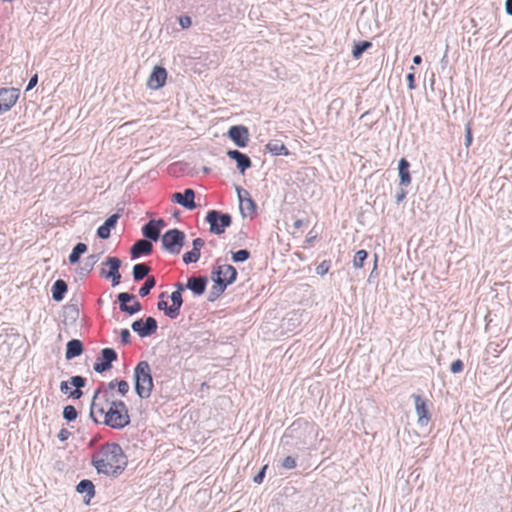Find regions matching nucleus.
I'll return each mask as SVG.
<instances>
[{"mask_svg":"<svg viewBox=\"0 0 512 512\" xmlns=\"http://www.w3.org/2000/svg\"><path fill=\"white\" fill-rule=\"evenodd\" d=\"M101 423L113 429H123L130 424L128 408L122 400H112Z\"/></svg>","mask_w":512,"mask_h":512,"instance_id":"obj_3","label":"nucleus"},{"mask_svg":"<svg viewBox=\"0 0 512 512\" xmlns=\"http://www.w3.org/2000/svg\"><path fill=\"white\" fill-rule=\"evenodd\" d=\"M91 463L99 474L116 478L126 469L128 460L119 444L107 442L92 455Z\"/></svg>","mask_w":512,"mask_h":512,"instance_id":"obj_1","label":"nucleus"},{"mask_svg":"<svg viewBox=\"0 0 512 512\" xmlns=\"http://www.w3.org/2000/svg\"><path fill=\"white\" fill-rule=\"evenodd\" d=\"M117 383H118V380L117 379H114L112 381H110L108 384H107V388L109 390H113L115 387H117Z\"/></svg>","mask_w":512,"mask_h":512,"instance_id":"obj_60","label":"nucleus"},{"mask_svg":"<svg viewBox=\"0 0 512 512\" xmlns=\"http://www.w3.org/2000/svg\"><path fill=\"white\" fill-rule=\"evenodd\" d=\"M62 414H63V418L68 422H72V421L76 420V418L78 416V412L73 405L65 406L63 408Z\"/></svg>","mask_w":512,"mask_h":512,"instance_id":"obj_38","label":"nucleus"},{"mask_svg":"<svg viewBox=\"0 0 512 512\" xmlns=\"http://www.w3.org/2000/svg\"><path fill=\"white\" fill-rule=\"evenodd\" d=\"M117 390L119 394L125 396L129 391V384L126 380H118Z\"/></svg>","mask_w":512,"mask_h":512,"instance_id":"obj_45","label":"nucleus"},{"mask_svg":"<svg viewBox=\"0 0 512 512\" xmlns=\"http://www.w3.org/2000/svg\"><path fill=\"white\" fill-rule=\"evenodd\" d=\"M134 389L140 399H148L153 391L154 382L151 367L147 361H140L134 368Z\"/></svg>","mask_w":512,"mask_h":512,"instance_id":"obj_2","label":"nucleus"},{"mask_svg":"<svg viewBox=\"0 0 512 512\" xmlns=\"http://www.w3.org/2000/svg\"><path fill=\"white\" fill-rule=\"evenodd\" d=\"M212 281L214 282V284L211 287V290H210L209 296H208V300L211 302H213L217 298H219L224 293L226 288L228 287L226 284H224L223 281H221L219 279H218V281L215 279H212Z\"/></svg>","mask_w":512,"mask_h":512,"instance_id":"obj_29","label":"nucleus"},{"mask_svg":"<svg viewBox=\"0 0 512 512\" xmlns=\"http://www.w3.org/2000/svg\"><path fill=\"white\" fill-rule=\"evenodd\" d=\"M153 251L152 242L146 239L137 240L130 248L131 259L135 260L143 255H149Z\"/></svg>","mask_w":512,"mask_h":512,"instance_id":"obj_20","label":"nucleus"},{"mask_svg":"<svg viewBox=\"0 0 512 512\" xmlns=\"http://www.w3.org/2000/svg\"><path fill=\"white\" fill-rule=\"evenodd\" d=\"M205 221L210 225L209 231L216 235H221L226 228L232 224V216L218 210H209L206 214Z\"/></svg>","mask_w":512,"mask_h":512,"instance_id":"obj_6","label":"nucleus"},{"mask_svg":"<svg viewBox=\"0 0 512 512\" xmlns=\"http://www.w3.org/2000/svg\"><path fill=\"white\" fill-rule=\"evenodd\" d=\"M87 379L83 376H72L68 381L60 383V391L67 394L70 398L78 400L83 396L82 388L86 386Z\"/></svg>","mask_w":512,"mask_h":512,"instance_id":"obj_7","label":"nucleus"},{"mask_svg":"<svg viewBox=\"0 0 512 512\" xmlns=\"http://www.w3.org/2000/svg\"><path fill=\"white\" fill-rule=\"evenodd\" d=\"M150 267L145 263H138L133 266L132 275L135 281H141L145 277H149Z\"/></svg>","mask_w":512,"mask_h":512,"instance_id":"obj_30","label":"nucleus"},{"mask_svg":"<svg viewBox=\"0 0 512 512\" xmlns=\"http://www.w3.org/2000/svg\"><path fill=\"white\" fill-rule=\"evenodd\" d=\"M132 330L141 338L151 336L157 331L158 323L155 318L149 316L145 319L135 320L131 325Z\"/></svg>","mask_w":512,"mask_h":512,"instance_id":"obj_8","label":"nucleus"},{"mask_svg":"<svg viewBox=\"0 0 512 512\" xmlns=\"http://www.w3.org/2000/svg\"><path fill=\"white\" fill-rule=\"evenodd\" d=\"M142 234L146 238V240L150 242H156L161 238V234L159 230L155 227V225L152 224L151 221L147 222L145 225H143Z\"/></svg>","mask_w":512,"mask_h":512,"instance_id":"obj_28","label":"nucleus"},{"mask_svg":"<svg viewBox=\"0 0 512 512\" xmlns=\"http://www.w3.org/2000/svg\"><path fill=\"white\" fill-rule=\"evenodd\" d=\"M68 285L62 280H56L51 288L52 299L56 302H60L64 299L65 293L67 292Z\"/></svg>","mask_w":512,"mask_h":512,"instance_id":"obj_26","label":"nucleus"},{"mask_svg":"<svg viewBox=\"0 0 512 512\" xmlns=\"http://www.w3.org/2000/svg\"><path fill=\"white\" fill-rule=\"evenodd\" d=\"M157 308L164 312V314L169 317L170 319H176L177 318V312L174 311V309L171 308V305L169 306L168 303L165 300H160L157 303Z\"/></svg>","mask_w":512,"mask_h":512,"instance_id":"obj_36","label":"nucleus"},{"mask_svg":"<svg viewBox=\"0 0 512 512\" xmlns=\"http://www.w3.org/2000/svg\"><path fill=\"white\" fill-rule=\"evenodd\" d=\"M406 80L408 82V88L410 90H414L416 88L415 85V74L413 72H410L406 75Z\"/></svg>","mask_w":512,"mask_h":512,"instance_id":"obj_51","label":"nucleus"},{"mask_svg":"<svg viewBox=\"0 0 512 512\" xmlns=\"http://www.w3.org/2000/svg\"><path fill=\"white\" fill-rule=\"evenodd\" d=\"M203 171H204L205 173H208V172L210 171V169H209V168H207V167H204V168H203Z\"/></svg>","mask_w":512,"mask_h":512,"instance_id":"obj_64","label":"nucleus"},{"mask_svg":"<svg viewBox=\"0 0 512 512\" xmlns=\"http://www.w3.org/2000/svg\"><path fill=\"white\" fill-rule=\"evenodd\" d=\"M407 195V192L404 190V189H400L397 193H396V196H395V199H396V203L397 204H400L406 197Z\"/></svg>","mask_w":512,"mask_h":512,"instance_id":"obj_54","label":"nucleus"},{"mask_svg":"<svg viewBox=\"0 0 512 512\" xmlns=\"http://www.w3.org/2000/svg\"><path fill=\"white\" fill-rule=\"evenodd\" d=\"M409 168V161L406 158H401L398 162V172L401 186H409L411 184Z\"/></svg>","mask_w":512,"mask_h":512,"instance_id":"obj_24","label":"nucleus"},{"mask_svg":"<svg viewBox=\"0 0 512 512\" xmlns=\"http://www.w3.org/2000/svg\"><path fill=\"white\" fill-rule=\"evenodd\" d=\"M37 83H38V75H37V74H34V75L30 78V80H29V82H28V85H27V87H26V91H29V90L33 89V88L37 85Z\"/></svg>","mask_w":512,"mask_h":512,"instance_id":"obj_53","label":"nucleus"},{"mask_svg":"<svg viewBox=\"0 0 512 512\" xmlns=\"http://www.w3.org/2000/svg\"><path fill=\"white\" fill-rule=\"evenodd\" d=\"M208 284L206 276H191L187 280V289L190 290L194 296H202Z\"/></svg>","mask_w":512,"mask_h":512,"instance_id":"obj_19","label":"nucleus"},{"mask_svg":"<svg viewBox=\"0 0 512 512\" xmlns=\"http://www.w3.org/2000/svg\"><path fill=\"white\" fill-rule=\"evenodd\" d=\"M421 62H422V57H421L420 55H415V56L413 57V63H414L415 65H420V64H421Z\"/></svg>","mask_w":512,"mask_h":512,"instance_id":"obj_61","label":"nucleus"},{"mask_svg":"<svg viewBox=\"0 0 512 512\" xmlns=\"http://www.w3.org/2000/svg\"><path fill=\"white\" fill-rule=\"evenodd\" d=\"M372 46V43L369 41H361L354 45L352 50V55L355 59H358L361 57V55L370 47Z\"/></svg>","mask_w":512,"mask_h":512,"instance_id":"obj_33","label":"nucleus"},{"mask_svg":"<svg viewBox=\"0 0 512 512\" xmlns=\"http://www.w3.org/2000/svg\"><path fill=\"white\" fill-rule=\"evenodd\" d=\"M268 468V465L262 466V468L259 470V472L254 476L253 481L256 484H261L265 478L266 470Z\"/></svg>","mask_w":512,"mask_h":512,"instance_id":"obj_46","label":"nucleus"},{"mask_svg":"<svg viewBox=\"0 0 512 512\" xmlns=\"http://www.w3.org/2000/svg\"><path fill=\"white\" fill-rule=\"evenodd\" d=\"M101 257V254H91L89 255L83 264V266L80 268V274L81 275H88L94 268V265L99 261Z\"/></svg>","mask_w":512,"mask_h":512,"instance_id":"obj_32","label":"nucleus"},{"mask_svg":"<svg viewBox=\"0 0 512 512\" xmlns=\"http://www.w3.org/2000/svg\"><path fill=\"white\" fill-rule=\"evenodd\" d=\"M103 265L109 266V270L106 271L102 269L100 274L101 276L109 279L110 276L117 275L119 273V268L121 267V260L117 257H107L103 262Z\"/></svg>","mask_w":512,"mask_h":512,"instance_id":"obj_25","label":"nucleus"},{"mask_svg":"<svg viewBox=\"0 0 512 512\" xmlns=\"http://www.w3.org/2000/svg\"><path fill=\"white\" fill-rule=\"evenodd\" d=\"M330 261H327V260H323L317 267H316V273L318 275H325L326 273H328L329 269H330Z\"/></svg>","mask_w":512,"mask_h":512,"instance_id":"obj_43","label":"nucleus"},{"mask_svg":"<svg viewBox=\"0 0 512 512\" xmlns=\"http://www.w3.org/2000/svg\"><path fill=\"white\" fill-rule=\"evenodd\" d=\"M156 279L153 276L147 277L144 284L139 289V295L141 297L147 296L150 291L155 287Z\"/></svg>","mask_w":512,"mask_h":512,"instance_id":"obj_34","label":"nucleus"},{"mask_svg":"<svg viewBox=\"0 0 512 512\" xmlns=\"http://www.w3.org/2000/svg\"><path fill=\"white\" fill-rule=\"evenodd\" d=\"M131 334L130 331L126 328L120 331V339L122 344L127 345L130 343Z\"/></svg>","mask_w":512,"mask_h":512,"instance_id":"obj_47","label":"nucleus"},{"mask_svg":"<svg viewBox=\"0 0 512 512\" xmlns=\"http://www.w3.org/2000/svg\"><path fill=\"white\" fill-rule=\"evenodd\" d=\"M505 11L509 16H512V0H506Z\"/></svg>","mask_w":512,"mask_h":512,"instance_id":"obj_58","label":"nucleus"},{"mask_svg":"<svg viewBox=\"0 0 512 512\" xmlns=\"http://www.w3.org/2000/svg\"><path fill=\"white\" fill-rule=\"evenodd\" d=\"M165 296H166V293H165V292H163V293H161V294H160L159 298H160L161 300H163V298H165Z\"/></svg>","mask_w":512,"mask_h":512,"instance_id":"obj_63","label":"nucleus"},{"mask_svg":"<svg viewBox=\"0 0 512 512\" xmlns=\"http://www.w3.org/2000/svg\"><path fill=\"white\" fill-rule=\"evenodd\" d=\"M464 369V363L462 360L457 359L450 365V371L454 374L462 372Z\"/></svg>","mask_w":512,"mask_h":512,"instance_id":"obj_44","label":"nucleus"},{"mask_svg":"<svg viewBox=\"0 0 512 512\" xmlns=\"http://www.w3.org/2000/svg\"><path fill=\"white\" fill-rule=\"evenodd\" d=\"M266 149L268 152H270L272 155H275V156H279V155H284V156H287L289 155V150L287 149V147L284 145V143L280 140H270L267 144H266Z\"/></svg>","mask_w":512,"mask_h":512,"instance_id":"obj_27","label":"nucleus"},{"mask_svg":"<svg viewBox=\"0 0 512 512\" xmlns=\"http://www.w3.org/2000/svg\"><path fill=\"white\" fill-rule=\"evenodd\" d=\"M120 218V213L117 212V213H114L112 214L111 216H109L103 225H101L98 229H97V236L100 238V239H108L111 235V230L113 228H115L118 220Z\"/></svg>","mask_w":512,"mask_h":512,"instance_id":"obj_21","label":"nucleus"},{"mask_svg":"<svg viewBox=\"0 0 512 512\" xmlns=\"http://www.w3.org/2000/svg\"><path fill=\"white\" fill-rule=\"evenodd\" d=\"M228 137L240 148L248 145L249 132L248 128L243 125L231 126L228 130Z\"/></svg>","mask_w":512,"mask_h":512,"instance_id":"obj_13","label":"nucleus"},{"mask_svg":"<svg viewBox=\"0 0 512 512\" xmlns=\"http://www.w3.org/2000/svg\"><path fill=\"white\" fill-rule=\"evenodd\" d=\"M118 355L113 348H104L101 350L100 357L97 358L96 362L93 365V369L97 373H103L112 368V363L116 361Z\"/></svg>","mask_w":512,"mask_h":512,"instance_id":"obj_10","label":"nucleus"},{"mask_svg":"<svg viewBox=\"0 0 512 512\" xmlns=\"http://www.w3.org/2000/svg\"><path fill=\"white\" fill-rule=\"evenodd\" d=\"M167 80V71L162 66H154L148 80H147V86L150 89L158 90L162 88Z\"/></svg>","mask_w":512,"mask_h":512,"instance_id":"obj_14","label":"nucleus"},{"mask_svg":"<svg viewBox=\"0 0 512 512\" xmlns=\"http://www.w3.org/2000/svg\"><path fill=\"white\" fill-rule=\"evenodd\" d=\"M111 400L110 395L107 390H103L102 387H99L92 397L91 405H90V418L94 423L100 424L101 421L95 416L97 413L102 415L103 417L106 414L107 408L110 406Z\"/></svg>","mask_w":512,"mask_h":512,"instance_id":"obj_5","label":"nucleus"},{"mask_svg":"<svg viewBox=\"0 0 512 512\" xmlns=\"http://www.w3.org/2000/svg\"><path fill=\"white\" fill-rule=\"evenodd\" d=\"M205 245V241L202 238H196L192 242L193 250L201 252V248Z\"/></svg>","mask_w":512,"mask_h":512,"instance_id":"obj_49","label":"nucleus"},{"mask_svg":"<svg viewBox=\"0 0 512 512\" xmlns=\"http://www.w3.org/2000/svg\"><path fill=\"white\" fill-rule=\"evenodd\" d=\"M136 296L128 292H121L117 295L119 302V308L122 312L129 315H134L142 310V305L138 301H134L132 305H128V302L135 300Z\"/></svg>","mask_w":512,"mask_h":512,"instance_id":"obj_11","label":"nucleus"},{"mask_svg":"<svg viewBox=\"0 0 512 512\" xmlns=\"http://www.w3.org/2000/svg\"><path fill=\"white\" fill-rule=\"evenodd\" d=\"M110 279L112 280V286H117L120 283L121 274L117 273V275L110 276Z\"/></svg>","mask_w":512,"mask_h":512,"instance_id":"obj_57","label":"nucleus"},{"mask_svg":"<svg viewBox=\"0 0 512 512\" xmlns=\"http://www.w3.org/2000/svg\"><path fill=\"white\" fill-rule=\"evenodd\" d=\"M70 436H71V432L66 428H62L57 435L58 439L61 442L66 441Z\"/></svg>","mask_w":512,"mask_h":512,"instance_id":"obj_50","label":"nucleus"},{"mask_svg":"<svg viewBox=\"0 0 512 512\" xmlns=\"http://www.w3.org/2000/svg\"><path fill=\"white\" fill-rule=\"evenodd\" d=\"M195 192L191 188H187L183 193H174L172 195V201L181 205L182 207L193 210L196 208V203L194 201Z\"/></svg>","mask_w":512,"mask_h":512,"instance_id":"obj_15","label":"nucleus"},{"mask_svg":"<svg viewBox=\"0 0 512 512\" xmlns=\"http://www.w3.org/2000/svg\"><path fill=\"white\" fill-rule=\"evenodd\" d=\"M152 222L153 225H155V227L159 230V232L161 233V230L162 228H164L166 226V223L163 219H157V220H150Z\"/></svg>","mask_w":512,"mask_h":512,"instance_id":"obj_55","label":"nucleus"},{"mask_svg":"<svg viewBox=\"0 0 512 512\" xmlns=\"http://www.w3.org/2000/svg\"><path fill=\"white\" fill-rule=\"evenodd\" d=\"M19 98V90L16 88H1L0 89V103L2 109L9 111L17 102Z\"/></svg>","mask_w":512,"mask_h":512,"instance_id":"obj_16","label":"nucleus"},{"mask_svg":"<svg viewBox=\"0 0 512 512\" xmlns=\"http://www.w3.org/2000/svg\"><path fill=\"white\" fill-rule=\"evenodd\" d=\"M237 275V270L232 265L221 264L213 268L211 272V279H215L217 281L219 279L229 286L236 281Z\"/></svg>","mask_w":512,"mask_h":512,"instance_id":"obj_9","label":"nucleus"},{"mask_svg":"<svg viewBox=\"0 0 512 512\" xmlns=\"http://www.w3.org/2000/svg\"><path fill=\"white\" fill-rule=\"evenodd\" d=\"M76 491L80 494H85L84 503L89 505L91 498L95 495V486L91 480L83 479L77 484Z\"/></svg>","mask_w":512,"mask_h":512,"instance_id":"obj_22","label":"nucleus"},{"mask_svg":"<svg viewBox=\"0 0 512 512\" xmlns=\"http://www.w3.org/2000/svg\"><path fill=\"white\" fill-rule=\"evenodd\" d=\"M84 351L83 343L78 339H71L66 344L65 358L71 360L80 356Z\"/></svg>","mask_w":512,"mask_h":512,"instance_id":"obj_23","label":"nucleus"},{"mask_svg":"<svg viewBox=\"0 0 512 512\" xmlns=\"http://www.w3.org/2000/svg\"><path fill=\"white\" fill-rule=\"evenodd\" d=\"M64 315L71 322H75L79 317V309L74 304L67 305L64 308Z\"/></svg>","mask_w":512,"mask_h":512,"instance_id":"obj_37","label":"nucleus"},{"mask_svg":"<svg viewBox=\"0 0 512 512\" xmlns=\"http://www.w3.org/2000/svg\"><path fill=\"white\" fill-rule=\"evenodd\" d=\"M179 24L183 29H186L192 25V20L189 16L183 15L179 17Z\"/></svg>","mask_w":512,"mask_h":512,"instance_id":"obj_48","label":"nucleus"},{"mask_svg":"<svg viewBox=\"0 0 512 512\" xmlns=\"http://www.w3.org/2000/svg\"><path fill=\"white\" fill-rule=\"evenodd\" d=\"M412 398L414 400L415 411L418 416L417 423L419 426L425 427L428 425L431 419L429 410L427 408V402L421 395L418 394H413Z\"/></svg>","mask_w":512,"mask_h":512,"instance_id":"obj_12","label":"nucleus"},{"mask_svg":"<svg viewBox=\"0 0 512 512\" xmlns=\"http://www.w3.org/2000/svg\"><path fill=\"white\" fill-rule=\"evenodd\" d=\"M250 251L247 249H240L236 252H232V260L234 262H244L250 258Z\"/></svg>","mask_w":512,"mask_h":512,"instance_id":"obj_40","label":"nucleus"},{"mask_svg":"<svg viewBox=\"0 0 512 512\" xmlns=\"http://www.w3.org/2000/svg\"><path fill=\"white\" fill-rule=\"evenodd\" d=\"M170 299H171V308L174 309V311L177 312V317L179 316L180 314V309L183 305V298H182V294H180L179 292H172L170 294Z\"/></svg>","mask_w":512,"mask_h":512,"instance_id":"obj_35","label":"nucleus"},{"mask_svg":"<svg viewBox=\"0 0 512 512\" xmlns=\"http://www.w3.org/2000/svg\"><path fill=\"white\" fill-rule=\"evenodd\" d=\"M295 425H296V423L294 422V423L289 427L288 431H291V432H292V431L294 430V426H295Z\"/></svg>","mask_w":512,"mask_h":512,"instance_id":"obj_62","label":"nucleus"},{"mask_svg":"<svg viewBox=\"0 0 512 512\" xmlns=\"http://www.w3.org/2000/svg\"><path fill=\"white\" fill-rule=\"evenodd\" d=\"M296 459L292 456L285 457L281 462V467L286 470H291L296 467Z\"/></svg>","mask_w":512,"mask_h":512,"instance_id":"obj_42","label":"nucleus"},{"mask_svg":"<svg viewBox=\"0 0 512 512\" xmlns=\"http://www.w3.org/2000/svg\"><path fill=\"white\" fill-rule=\"evenodd\" d=\"M237 195L240 203V211L243 216H246L245 211H248L249 214H253L256 211V204L254 200L250 197L248 191L242 189L241 187H236Z\"/></svg>","mask_w":512,"mask_h":512,"instance_id":"obj_17","label":"nucleus"},{"mask_svg":"<svg viewBox=\"0 0 512 512\" xmlns=\"http://www.w3.org/2000/svg\"><path fill=\"white\" fill-rule=\"evenodd\" d=\"M226 154L230 159L236 162L237 169L241 174H244L245 171L252 166V161L249 156L239 150H228Z\"/></svg>","mask_w":512,"mask_h":512,"instance_id":"obj_18","label":"nucleus"},{"mask_svg":"<svg viewBox=\"0 0 512 512\" xmlns=\"http://www.w3.org/2000/svg\"><path fill=\"white\" fill-rule=\"evenodd\" d=\"M303 225H304V222H303V220H301V219H297V220H295V221H294V223H293V227H294L295 229H300Z\"/></svg>","mask_w":512,"mask_h":512,"instance_id":"obj_59","label":"nucleus"},{"mask_svg":"<svg viewBox=\"0 0 512 512\" xmlns=\"http://www.w3.org/2000/svg\"><path fill=\"white\" fill-rule=\"evenodd\" d=\"M368 253L365 250H358L355 253L354 259H353V266L355 268H361L363 267L364 261L367 259Z\"/></svg>","mask_w":512,"mask_h":512,"instance_id":"obj_39","label":"nucleus"},{"mask_svg":"<svg viewBox=\"0 0 512 512\" xmlns=\"http://www.w3.org/2000/svg\"><path fill=\"white\" fill-rule=\"evenodd\" d=\"M200 256H201V252H198L195 250H190L186 253L183 254V262L185 264H191V263H196L199 259H200Z\"/></svg>","mask_w":512,"mask_h":512,"instance_id":"obj_41","label":"nucleus"},{"mask_svg":"<svg viewBox=\"0 0 512 512\" xmlns=\"http://www.w3.org/2000/svg\"><path fill=\"white\" fill-rule=\"evenodd\" d=\"M176 290L174 292H179L180 294H182L183 291H185V289H187V283L186 284H183L181 282H177L174 284Z\"/></svg>","mask_w":512,"mask_h":512,"instance_id":"obj_56","label":"nucleus"},{"mask_svg":"<svg viewBox=\"0 0 512 512\" xmlns=\"http://www.w3.org/2000/svg\"><path fill=\"white\" fill-rule=\"evenodd\" d=\"M186 235L183 231L173 228L161 236L162 249L172 255H178L185 245Z\"/></svg>","mask_w":512,"mask_h":512,"instance_id":"obj_4","label":"nucleus"},{"mask_svg":"<svg viewBox=\"0 0 512 512\" xmlns=\"http://www.w3.org/2000/svg\"><path fill=\"white\" fill-rule=\"evenodd\" d=\"M86 251H87V245L85 243H82V242L77 243L73 247V249H72V251H71V253H70L69 257H68L69 262L71 264L78 263L80 258H81V256L84 253H86Z\"/></svg>","mask_w":512,"mask_h":512,"instance_id":"obj_31","label":"nucleus"},{"mask_svg":"<svg viewBox=\"0 0 512 512\" xmlns=\"http://www.w3.org/2000/svg\"><path fill=\"white\" fill-rule=\"evenodd\" d=\"M472 143V131L469 125L466 126L465 145L469 147Z\"/></svg>","mask_w":512,"mask_h":512,"instance_id":"obj_52","label":"nucleus"}]
</instances>
